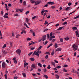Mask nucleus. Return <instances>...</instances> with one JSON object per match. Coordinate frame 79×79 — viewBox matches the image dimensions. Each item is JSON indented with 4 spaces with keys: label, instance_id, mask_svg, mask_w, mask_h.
Here are the masks:
<instances>
[{
    "label": "nucleus",
    "instance_id": "7",
    "mask_svg": "<svg viewBox=\"0 0 79 79\" xmlns=\"http://www.w3.org/2000/svg\"><path fill=\"white\" fill-rule=\"evenodd\" d=\"M72 29L73 31H74V30H76V31H78V30L77 29V27H73L72 28Z\"/></svg>",
    "mask_w": 79,
    "mask_h": 79
},
{
    "label": "nucleus",
    "instance_id": "56",
    "mask_svg": "<svg viewBox=\"0 0 79 79\" xmlns=\"http://www.w3.org/2000/svg\"><path fill=\"white\" fill-rule=\"evenodd\" d=\"M75 5H74V6H76V5H77V2H75Z\"/></svg>",
    "mask_w": 79,
    "mask_h": 79
},
{
    "label": "nucleus",
    "instance_id": "15",
    "mask_svg": "<svg viewBox=\"0 0 79 79\" xmlns=\"http://www.w3.org/2000/svg\"><path fill=\"white\" fill-rule=\"evenodd\" d=\"M30 2H31V3H35V1H33L32 0H31L30 1Z\"/></svg>",
    "mask_w": 79,
    "mask_h": 79
},
{
    "label": "nucleus",
    "instance_id": "27",
    "mask_svg": "<svg viewBox=\"0 0 79 79\" xmlns=\"http://www.w3.org/2000/svg\"><path fill=\"white\" fill-rule=\"evenodd\" d=\"M44 76L45 77L46 79H48V76L47 75H44Z\"/></svg>",
    "mask_w": 79,
    "mask_h": 79
},
{
    "label": "nucleus",
    "instance_id": "32",
    "mask_svg": "<svg viewBox=\"0 0 79 79\" xmlns=\"http://www.w3.org/2000/svg\"><path fill=\"white\" fill-rule=\"evenodd\" d=\"M42 46H40L39 48L38 49V50L39 51L42 48Z\"/></svg>",
    "mask_w": 79,
    "mask_h": 79
},
{
    "label": "nucleus",
    "instance_id": "10",
    "mask_svg": "<svg viewBox=\"0 0 79 79\" xmlns=\"http://www.w3.org/2000/svg\"><path fill=\"white\" fill-rule=\"evenodd\" d=\"M73 73H77V74H79V72H78L76 71H75L74 72V69H73Z\"/></svg>",
    "mask_w": 79,
    "mask_h": 79
},
{
    "label": "nucleus",
    "instance_id": "60",
    "mask_svg": "<svg viewBox=\"0 0 79 79\" xmlns=\"http://www.w3.org/2000/svg\"><path fill=\"white\" fill-rule=\"evenodd\" d=\"M64 72H65V73H66V72L68 71V70H67L66 69H64Z\"/></svg>",
    "mask_w": 79,
    "mask_h": 79
},
{
    "label": "nucleus",
    "instance_id": "49",
    "mask_svg": "<svg viewBox=\"0 0 79 79\" xmlns=\"http://www.w3.org/2000/svg\"><path fill=\"white\" fill-rule=\"evenodd\" d=\"M14 63H15V64H17L18 62L17 61V60H15Z\"/></svg>",
    "mask_w": 79,
    "mask_h": 79
},
{
    "label": "nucleus",
    "instance_id": "46",
    "mask_svg": "<svg viewBox=\"0 0 79 79\" xmlns=\"http://www.w3.org/2000/svg\"><path fill=\"white\" fill-rule=\"evenodd\" d=\"M4 76L5 77V79H7V75H6V74H5Z\"/></svg>",
    "mask_w": 79,
    "mask_h": 79
},
{
    "label": "nucleus",
    "instance_id": "36",
    "mask_svg": "<svg viewBox=\"0 0 79 79\" xmlns=\"http://www.w3.org/2000/svg\"><path fill=\"white\" fill-rule=\"evenodd\" d=\"M45 55H50V53H49V52H46V53H45Z\"/></svg>",
    "mask_w": 79,
    "mask_h": 79
},
{
    "label": "nucleus",
    "instance_id": "26",
    "mask_svg": "<svg viewBox=\"0 0 79 79\" xmlns=\"http://www.w3.org/2000/svg\"><path fill=\"white\" fill-rule=\"evenodd\" d=\"M40 1H38L36 2V3H37V4L38 5V4H39V3H40Z\"/></svg>",
    "mask_w": 79,
    "mask_h": 79
},
{
    "label": "nucleus",
    "instance_id": "41",
    "mask_svg": "<svg viewBox=\"0 0 79 79\" xmlns=\"http://www.w3.org/2000/svg\"><path fill=\"white\" fill-rule=\"evenodd\" d=\"M48 22H47V20H46V21H45V23H44V24L45 25H46V24H48Z\"/></svg>",
    "mask_w": 79,
    "mask_h": 79
},
{
    "label": "nucleus",
    "instance_id": "39",
    "mask_svg": "<svg viewBox=\"0 0 79 79\" xmlns=\"http://www.w3.org/2000/svg\"><path fill=\"white\" fill-rule=\"evenodd\" d=\"M48 29L46 28L44 30L43 32H46V31H48Z\"/></svg>",
    "mask_w": 79,
    "mask_h": 79
},
{
    "label": "nucleus",
    "instance_id": "16",
    "mask_svg": "<svg viewBox=\"0 0 79 79\" xmlns=\"http://www.w3.org/2000/svg\"><path fill=\"white\" fill-rule=\"evenodd\" d=\"M63 27H60L59 29H57V31H59V30H61V29H63Z\"/></svg>",
    "mask_w": 79,
    "mask_h": 79
},
{
    "label": "nucleus",
    "instance_id": "43",
    "mask_svg": "<svg viewBox=\"0 0 79 79\" xmlns=\"http://www.w3.org/2000/svg\"><path fill=\"white\" fill-rule=\"evenodd\" d=\"M44 10L42 11L41 12L42 15H44Z\"/></svg>",
    "mask_w": 79,
    "mask_h": 79
},
{
    "label": "nucleus",
    "instance_id": "5",
    "mask_svg": "<svg viewBox=\"0 0 79 79\" xmlns=\"http://www.w3.org/2000/svg\"><path fill=\"white\" fill-rule=\"evenodd\" d=\"M75 33L76 34V35L77 37H79V32H78V31H75Z\"/></svg>",
    "mask_w": 79,
    "mask_h": 79
},
{
    "label": "nucleus",
    "instance_id": "29",
    "mask_svg": "<svg viewBox=\"0 0 79 79\" xmlns=\"http://www.w3.org/2000/svg\"><path fill=\"white\" fill-rule=\"evenodd\" d=\"M38 66L40 67H42V64H41V63H38Z\"/></svg>",
    "mask_w": 79,
    "mask_h": 79
},
{
    "label": "nucleus",
    "instance_id": "9",
    "mask_svg": "<svg viewBox=\"0 0 79 79\" xmlns=\"http://www.w3.org/2000/svg\"><path fill=\"white\" fill-rule=\"evenodd\" d=\"M71 8V7H68L66 8L65 10L66 11H68V10H69Z\"/></svg>",
    "mask_w": 79,
    "mask_h": 79
},
{
    "label": "nucleus",
    "instance_id": "63",
    "mask_svg": "<svg viewBox=\"0 0 79 79\" xmlns=\"http://www.w3.org/2000/svg\"><path fill=\"white\" fill-rule=\"evenodd\" d=\"M48 43V41H46V42H45L44 45H46V44H47Z\"/></svg>",
    "mask_w": 79,
    "mask_h": 79
},
{
    "label": "nucleus",
    "instance_id": "52",
    "mask_svg": "<svg viewBox=\"0 0 79 79\" xmlns=\"http://www.w3.org/2000/svg\"><path fill=\"white\" fill-rule=\"evenodd\" d=\"M68 65L67 64H64V67H68Z\"/></svg>",
    "mask_w": 79,
    "mask_h": 79
},
{
    "label": "nucleus",
    "instance_id": "64",
    "mask_svg": "<svg viewBox=\"0 0 79 79\" xmlns=\"http://www.w3.org/2000/svg\"><path fill=\"white\" fill-rule=\"evenodd\" d=\"M63 40L62 39H60V42H63Z\"/></svg>",
    "mask_w": 79,
    "mask_h": 79
},
{
    "label": "nucleus",
    "instance_id": "35",
    "mask_svg": "<svg viewBox=\"0 0 79 79\" xmlns=\"http://www.w3.org/2000/svg\"><path fill=\"white\" fill-rule=\"evenodd\" d=\"M67 23H68V22H65L63 23V24L64 25H65V24H66Z\"/></svg>",
    "mask_w": 79,
    "mask_h": 79
},
{
    "label": "nucleus",
    "instance_id": "31",
    "mask_svg": "<svg viewBox=\"0 0 79 79\" xmlns=\"http://www.w3.org/2000/svg\"><path fill=\"white\" fill-rule=\"evenodd\" d=\"M79 15H78L76 17H74V19H77V18H79Z\"/></svg>",
    "mask_w": 79,
    "mask_h": 79
},
{
    "label": "nucleus",
    "instance_id": "33",
    "mask_svg": "<svg viewBox=\"0 0 79 79\" xmlns=\"http://www.w3.org/2000/svg\"><path fill=\"white\" fill-rule=\"evenodd\" d=\"M27 40L28 41L29 40H31V39L29 38H27Z\"/></svg>",
    "mask_w": 79,
    "mask_h": 79
},
{
    "label": "nucleus",
    "instance_id": "37",
    "mask_svg": "<svg viewBox=\"0 0 79 79\" xmlns=\"http://www.w3.org/2000/svg\"><path fill=\"white\" fill-rule=\"evenodd\" d=\"M10 47H12V46L13 45V44H12V43L11 42H10Z\"/></svg>",
    "mask_w": 79,
    "mask_h": 79
},
{
    "label": "nucleus",
    "instance_id": "2",
    "mask_svg": "<svg viewBox=\"0 0 79 79\" xmlns=\"http://www.w3.org/2000/svg\"><path fill=\"white\" fill-rule=\"evenodd\" d=\"M47 4L48 5H54L55 4V3L54 2L50 1L48 2Z\"/></svg>",
    "mask_w": 79,
    "mask_h": 79
},
{
    "label": "nucleus",
    "instance_id": "22",
    "mask_svg": "<svg viewBox=\"0 0 79 79\" xmlns=\"http://www.w3.org/2000/svg\"><path fill=\"white\" fill-rule=\"evenodd\" d=\"M22 74H23V77H26V74H25V73H22Z\"/></svg>",
    "mask_w": 79,
    "mask_h": 79
},
{
    "label": "nucleus",
    "instance_id": "58",
    "mask_svg": "<svg viewBox=\"0 0 79 79\" xmlns=\"http://www.w3.org/2000/svg\"><path fill=\"white\" fill-rule=\"evenodd\" d=\"M6 44H5L2 47V48H5L6 47Z\"/></svg>",
    "mask_w": 79,
    "mask_h": 79
},
{
    "label": "nucleus",
    "instance_id": "48",
    "mask_svg": "<svg viewBox=\"0 0 79 79\" xmlns=\"http://www.w3.org/2000/svg\"><path fill=\"white\" fill-rule=\"evenodd\" d=\"M43 71H44V72H46V71H47V69H44Z\"/></svg>",
    "mask_w": 79,
    "mask_h": 79
},
{
    "label": "nucleus",
    "instance_id": "13",
    "mask_svg": "<svg viewBox=\"0 0 79 79\" xmlns=\"http://www.w3.org/2000/svg\"><path fill=\"white\" fill-rule=\"evenodd\" d=\"M23 6H26V1H24L23 3Z\"/></svg>",
    "mask_w": 79,
    "mask_h": 79
},
{
    "label": "nucleus",
    "instance_id": "24",
    "mask_svg": "<svg viewBox=\"0 0 79 79\" xmlns=\"http://www.w3.org/2000/svg\"><path fill=\"white\" fill-rule=\"evenodd\" d=\"M51 64L53 65V66H55V63L54 62H51Z\"/></svg>",
    "mask_w": 79,
    "mask_h": 79
},
{
    "label": "nucleus",
    "instance_id": "8",
    "mask_svg": "<svg viewBox=\"0 0 79 79\" xmlns=\"http://www.w3.org/2000/svg\"><path fill=\"white\" fill-rule=\"evenodd\" d=\"M61 48H58L56 50L55 52H60V51H61Z\"/></svg>",
    "mask_w": 79,
    "mask_h": 79
},
{
    "label": "nucleus",
    "instance_id": "28",
    "mask_svg": "<svg viewBox=\"0 0 79 79\" xmlns=\"http://www.w3.org/2000/svg\"><path fill=\"white\" fill-rule=\"evenodd\" d=\"M47 68L48 69H50V68H51V67H50V65H48V67H47Z\"/></svg>",
    "mask_w": 79,
    "mask_h": 79
},
{
    "label": "nucleus",
    "instance_id": "18",
    "mask_svg": "<svg viewBox=\"0 0 79 79\" xmlns=\"http://www.w3.org/2000/svg\"><path fill=\"white\" fill-rule=\"evenodd\" d=\"M34 32V31H32V30H31L30 31L29 33L30 34Z\"/></svg>",
    "mask_w": 79,
    "mask_h": 79
},
{
    "label": "nucleus",
    "instance_id": "23",
    "mask_svg": "<svg viewBox=\"0 0 79 79\" xmlns=\"http://www.w3.org/2000/svg\"><path fill=\"white\" fill-rule=\"evenodd\" d=\"M24 25L25 26H26V27H27V28H28L29 29V27H28V26H27V24H26V23H25L24 24Z\"/></svg>",
    "mask_w": 79,
    "mask_h": 79
},
{
    "label": "nucleus",
    "instance_id": "59",
    "mask_svg": "<svg viewBox=\"0 0 79 79\" xmlns=\"http://www.w3.org/2000/svg\"><path fill=\"white\" fill-rule=\"evenodd\" d=\"M48 6V4H46L44 6V7H47V6Z\"/></svg>",
    "mask_w": 79,
    "mask_h": 79
},
{
    "label": "nucleus",
    "instance_id": "34",
    "mask_svg": "<svg viewBox=\"0 0 79 79\" xmlns=\"http://www.w3.org/2000/svg\"><path fill=\"white\" fill-rule=\"evenodd\" d=\"M23 9H19V11H20V12H22L23 11Z\"/></svg>",
    "mask_w": 79,
    "mask_h": 79
},
{
    "label": "nucleus",
    "instance_id": "55",
    "mask_svg": "<svg viewBox=\"0 0 79 79\" xmlns=\"http://www.w3.org/2000/svg\"><path fill=\"white\" fill-rule=\"evenodd\" d=\"M19 35H17L16 36V38H17V39H18V38L19 36Z\"/></svg>",
    "mask_w": 79,
    "mask_h": 79
},
{
    "label": "nucleus",
    "instance_id": "14",
    "mask_svg": "<svg viewBox=\"0 0 79 79\" xmlns=\"http://www.w3.org/2000/svg\"><path fill=\"white\" fill-rule=\"evenodd\" d=\"M3 54H4V55H6V53H7V52H5V51H2Z\"/></svg>",
    "mask_w": 79,
    "mask_h": 79
},
{
    "label": "nucleus",
    "instance_id": "62",
    "mask_svg": "<svg viewBox=\"0 0 79 79\" xmlns=\"http://www.w3.org/2000/svg\"><path fill=\"white\" fill-rule=\"evenodd\" d=\"M51 37L52 38V39H54V38H55V36H51Z\"/></svg>",
    "mask_w": 79,
    "mask_h": 79
},
{
    "label": "nucleus",
    "instance_id": "44",
    "mask_svg": "<svg viewBox=\"0 0 79 79\" xmlns=\"http://www.w3.org/2000/svg\"><path fill=\"white\" fill-rule=\"evenodd\" d=\"M76 11V10H75L74 11L72 12V13H70L69 14V15H71V14H73V13H74V12H75V11Z\"/></svg>",
    "mask_w": 79,
    "mask_h": 79
},
{
    "label": "nucleus",
    "instance_id": "42",
    "mask_svg": "<svg viewBox=\"0 0 79 79\" xmlns=\"http://www.w3.org/2000/svg\"><path fill=\"white\" fill-rule=\"evenodd\" d=\"M56 68L57 69H59L60 68H61V66H57L56 67Z\"/></svg>",
    "mask_w": 79,
    "mask_h": 79
},
{
    "label": "nucleus",
    "instance_id": "51",
    "mask_svg": "<svg viewBox=\"0 0 79 79\" xmlns=\"http://www.w3.org/2000/svg\"><path fill=\"white\" fill-rule=\"evenodd\" d=\"M19 9H16V12H18L19 11Z\"/></svg>",
    "mask_w": 79,
    "mask_h": 79
},
{
    "label": "nucleus",
    "instance_id": "30",
    "mask_svg": "<svg viewBox=\"0 0 79 79\" xmlns=\"http://www.w3.org/2000/svg\"><path fill=\"white\" fill-rule=\"evenodd\" d=\"M33 53V52H31L30 53L28 54V56H30L31 55H32Z\"/></svg>",
    "mask_w": 79,
    "mask_h": 79
},
{
    "label": "nucleus",
    "instance_id": "3",
    "mask_svg": "<svg viewBox=\"0 0 79 79\" xmlns=\"http://www.w3.org/2000/svg\"><path fill=\"white\" fill-rule=\"evenodd\" d=\"M2 67L3 68H5L6 67V64L5 62H3L2 64Z\"/></svg>",
    "mask_w": 79,
    "mask_h": 79
},
{
    "label": "nucleus",
    "instance_id": "1",
    "mask_svg": "<svg viewBox=\"0 0 79 79\" xmlns=\"http://www.w3.org/2000/svg\"><path fill=\"white\" fill-rule=\"evenodd\" d=\"M16 52L17 53V54H18V55H20L21 52V50L19 49L17 50Z\"/></svg>",
    "mask_w": 79,
    "mask_h": 79
},
{
    "label": "nucleus",
    "instance_id": "17",
    "mask_svg": "<svg viewBox=\"0 0 79 79\" xmlns=\"http://www.w3.org/2000/svg\"><path fill=\"white\" fill-rule=\"evenodd\" d=\"M54 53H55V52L53 50L52 51V52L51 53V55H52V56H53V55H54Z\"/></svg>",
    "mask_w": 79,
    "mask_h": 79
},
{
    "label": "nucleus",
    "instance_id": "19",
    "mask_svg": "<svg viewBox=\"0 0 79 79\" xmlns=\"http://www.w3.org/2000/svg\"><path fill=\"white\" fill-rule=\"evenodd\" d=\"M58 46L57 45V44L56 43H55V48H56Z\"/></svg>",
    "mask_w": 79,
    "mask_h": 79
},
{
    "label": "nucleus",
    "instance_id": "6",
    "mask_svg": "<svg viewBox=\"0 0 79 79\" xmlns=\"http://www.w3.org/2000/svg\"><path fill=\"white\" fill-rule=\"evenodd\" d=\"M39 51L38 50V51L36 52L35 53V55H37V56H39Z\"/></svg>",
    "mask_w": 79,
    "mask_h": 79
},
{
    "label": "nucleus",
    "instance_id": "38",
    "mask_svg": "<svg viewBox=\"0 0 79 79\" xmlns=\"http://www.w3.org/2000/svg\"><path fill=\"white\" fill-rule=\"evenodd\" d=\"M36 52V51H35L33 53L32 55V56H34L35 55V53Z\"/></svg>",
    "mask_w": 79,
    "mask_h": 79
},
{
    "label": "nucleus",
    "instance_id": "40",
    "mask_svg": "<svg viewBox=\"0 0 79 79\" xmlns=\"http://www.w3.org/2000/svg\"><path fill=\"white\" fill-rule=\"evenodd\" d=\"M45 58L46 59H48V55H46Z\"/></svg>",
    "mask_w": 79,
    "mask_h": 79
},
{
    "label": "nucleus",
    "instance_id": "47",
    "mask_svg": "<svg viewBox=\"0 0 79 79\" xmlns=\"http://www.w3.org/2000/svg\"><path fill=\"white\" fill-rule=\"evenodd\" d=\"M71 5H72V3H71V2L69 3L68 4V5H69V6H71Z\"/></svg>",
    "mask_w": 79,
    "mask_h": 79
},
{
    "label": "nucleus",
    "instance_id": "50",
    "mask_svg": "<svg viewBox=\"0 0 79 79\" xmlns=\"http://www.w3.org/2000/svg\"><path fill=\"white\" fill-rule=\"evenodd\" d=\"M55 8V6H52L51 7V8H52V9Z\"/></svg>",
    "mask_w": 79,
    "mask_h": 79
},
{
    "label": "nucleus",
    "instance_id": "61",
    "mask_svg": "<svg viewBox=\"0 0 79 79\" xmlns=\"http://www.w3.org/2000/svg\"><path fill=\"white\" fill-rule=\"evenodd\" d=\"M8 6L10 7V6H11V4L9 3L8 4Z\"/></svg>",
    "mask_w": 79,
    "mask_h": 79
},
{
    "label": "nucleus",
    "instance_id": "12",
    "mask_svg": "<svg viewBox=\"0 0 79 79\" xmlns=\"http://www.w3.org/2000/svg\"><path fill=\"white\" fill-rule=\"evenodd\" d=\"M31 66L33 68H35V67H36V66H35V64H32L31 65Z\"/></svg>",
    "mask_w": 79,
    "mask_h": 79
},
{
    "label": "nucleus",
    "instance_id": "54",
    "mask_svg": "<svg viewBox=\"0 0 79 79\" xmlns=\"http://www.w3.org/2000/svg\"><path fill=\"white\" fill-rule=\"evenodd\" d=\"M52 35H53V33L51 32L49 34V35L50 36H52Z\"/></svg>",
    "mask_w": 79,
    "mask_h": 79
},
{
    "label": "nucleus",
    "instance_id": "20",
    "mask_svg": "<svg viewBox=\"0 0 79 79\" xmlns=\"http://www.w3.org/2000/svg\"><path fill=\"white\" fill-rule=\"evenodd\" d=\"M69 39V38L68 37H66L64 38V40H68Z\"/></svg>",
    "mask_w": 79,
    "mask_h": 79
},
{
    "label": "nucleus",
    "instance_id": "11",
    "mask_svg": "<svg viewBox=\"0 0 79 79\" xmlns=\"http://www.w3.org/2000/svg\"><path fill=\"white\" fill-rule=\"evenodd\" d=\"M55 76H56V79H59V78H60V77H59L58 75L56 74L55 75Z\"/></svg>",
    "mask_w": 79,
    "mask_h": 79
},
{
    "label": "nucleus",
    "instance_id": "25",
    "mask_svg": "<svg viewBox=\"0 0 79 79\" xmlns=\"http://www.w3.org/2000/svg\"><path fill=\"white\" fill-rule=\"evenodd\" d=\"M3 17L5 18H8V15H4Z\"/></svg>",
    "mask_w": 79,
    "mask_h": 79
},
{
    "label": "nucleus",
    "instance_id": "53",
    "mask_svg": "<svg viewBox=\"0 0 79 79\" xmlns=\"http://www.w3.org/2000/svg\"><path fill=\"white\" fill-rule=\"evenodd\" d=\"M32 35L33 36H34V37H35V32H33V33H32Z\"/></svg>",
    "mask_w": 79,
    "mask_h": 79
},
{
    "label": "nucleus",
    "instance_id": "57",
    "mask_svg": "<svg viewBox=\"0 0 79 79\" xmlns=\"http://www.w3.org/2000/svg\"><path fill=\"white\" fill-rule=\"evenodd\" d=\"M5 72L6 74L7 75L8 74V72L7 70H6Z\"/></svg>",
    "mask_w": 79,
    "mask_h": 79
},
{
    "label": "nucleus",
    "instance_id": "4",
    "mask_svg": "<svg viewBox=\"0 0 79 79\" xmlns=\"http://www.w3.org/2000/svg\"><path fill=\"white\" fill-rule=\"evenodd\" d=\"M72 47H73V48H78V46H77V45H76L75 44H73L72 46Z\"/></svg>",
    "mask_w": 79,
    "mask_h": 79
},
{
    "label": "nucleus",
    "instance_id": "21",
    "mask_svg": "<svg viewBox=\"0 0 79 79\" xmlns=\"http://www.w3.org/2000/svg\"><path fill=\"white\" fill-rule=\"evenodd\" d=\"M30 60L31 61H34L35 60H34V59L33 58H30Z\"/></svg>",
    "mask_w": 79,
    "mask_h": 79
},
{
    "label": "nucleus",
    "instance_id": "45",
    "mask_svg": "<svg viewBox=\"0 0 79 79\" xmlns=\"http://www.w3.org/2000/svg\"><path fill=\"white\" fill-rule=\"evenodd\" d=\"M29 12H29V11H27L26 12V13H25V14H26V15H27V14H28V13H29Z\"/></svg>",
    "mask_w": 79,
    "mask_h": 79
}]
</instances>
